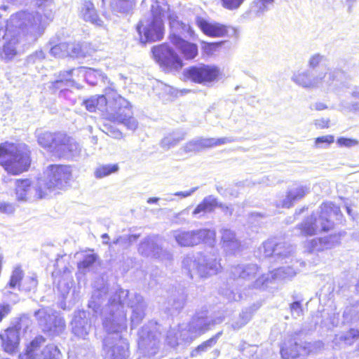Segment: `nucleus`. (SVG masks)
I'll list each match as a JSON object with an SVG mask.
<instances>
[{
	"instance_id": "nucleus-1",
	"label": "nucleus",
	"mask_w": 359,
	"mask_h": 359,
	"mask_svg": "<svg viewBox=\"0 0 359 359\" xmlns=\"http://www.w3.org/2000/svg\"><path fill=\"white\" fill-rule=\"evenodd\" d=\"M124 305L131 309V329L137 326L145 316L147 304L140 294L119 289L110 296L101 311L103 328L107 332L102 341L104 359H130L128 342L120 334L126 329Z\"/></svg>"
},
{
	"instance_id": "nucleus-2",
	"label": "nucleus",
	"mask_w": 359,
	"mask_h": 359,
	"mask_svg": "<svg viewBox=\"0 0 359 359\" xmlns=\"http://www.w3.org/2000/svg\"><path fill=\"white\" fill-rule=\"evenodd\" d=\"M49 13L42 15L39 11H22L12 15L6 22V32L2 35L5 43L0 50V57L4 60H12L18 53L20 43V30L31 33L38 32L46 24Z\"/></svg>"
},
{
	"instance_id": "nucleus-3",
	"label": "nucleus",
	"mask_w": 359,
	"mask_h": 359,
	"mask_svg": "<svg viewBox=\"0 0 359 359\" xmlns=\"http://www.w3.org/2000/svg\"><path fill=\"white\" fill-rule=\"evenodd\" d=\"M38 144L60 158L77 159L81 156L82 147L72 137L62 132L38 131Z\"/></svg>"
},
{
	"instance_id": "nucleus-4",
	"label": "nucleus",
	"mask_w": 359,
	"mask_h": 359,
	"mask_svg": "<svg viewBox=\"0 0 359 359\" xmlns=\"http://www.w3.org/2000/svg\"><path fill=\"white\" fill-rule=\"evenodd\" d=\"M228 276L229 280L243 287L245 295L251 290L262 289L269 281V275L261 273L259 266L252 263L232 265Z\"/></svg>"
},
{
	"instance_id": "nucleus-5",
	"label": "nucleus",
	"mask_w": 359,
	"mask_h": 359,
	"mask_svg": "<svg viewBox=\"0 0 359 359\" xmlns=\"http://www.w3.org/2000/svg\"><path fill=\"white\" fill-rule=\"evenodd\" d=\"M169 9L165 0H155L151 5V16L140 20L136 29L142 44L159 41L163 35L162 17Z\"/></svg>"
},
{
	"instance_id": "nucleus-6",
	"label": "nucleus",
	"mask_w": 359,
	"mask_h": 359,
	"mask_svg": "<svg viewBox=\"0 0 359 359\" xmlns=\"http://www.w3.org/2000/svg\"><path fill=\"white\" fill-rule=\"evenodd\" d=\"M342 217L339 207L332 202L321 205L319 213L313 214L298 225L304 236H313L320 231H327L334 226L333 219L340 221Z\"/></svg>"
},
{
	"instance_id": "nucleus-7",
	"label": "nucleus",
	"mask_w": 359,
	"mask_h": 359,
	"mask_svg": "<svg viewBox=\"0 0 359 359\" xmlns=\"http://www.w3.org/2000/svg\"><path fill=\"white\" fill-rule=\"evenodd\" d=\"M30 151L24 143L4 142L0 144V164L8 173L18 175L30 165Z\"/></svg>"
},
{
	"instance_id": "nucleus-8",
	"label": "nucleus",
	"mask_w": 359,
	"mask_h": 359,
	"mask_svg": "<svg viewBox=\"0 0 359 359\" xmlns=\"http://www.w3.org/2000/svg\"><path fill=\"white\" fill-rule=\"evenodd\" d=\"M342 72L337 68H327L326 71L316 72L313 74L306 69L294 72L291 80L297 86L309 90L319 89L327 91L339 81Z\"/></svg>"
},
{
	"instance_id": "nucleus-9",
	"label": "nucleus",
	"mask_w": 359,
	"mask_h": 359,
	"mask_svg": "<svg viewBox=\"0 0 359 359\" xmlns=\"http://www.w3.org/2000/svg\"><path fill=\"white\" fill-rule=\"evenodd\" d=\"M170 33L169 39L175 46L185 60H193L198 53V46L194 43L189 42L182 39L187 34L192 33L191 27L178 20L175 14H170L168 16Z\"/></svg>"
},
{
	"instance_id": "nucleus-10",
	"label": "nucleus",
	"mask_w": 359,
	"mask_h": 359,
	"mask_svg": "<svg viewBox=\"0 0 359 359\" xmlns=\"http://www.w3.org/2000/svg\"><path fill=\"white\" fill-rule=\"evenodd\" d=\"M224 318L208 316L207 311L197 312L188 323L187 330H183L180 336L186 343H191L195 339L210 330L215 325L223 322Z\"/></svg>"
},
{
	"instance_id": "nucleus-11",
	"label": "nucleus",
	"mask_w": 359,
	"mask_h": 359,
	"mask_svg": "<svg viewBox=\"0 0 359 359\" xmlns=\"http://www.w3.org/2000/svg\"><path fill=\"white\" fill-rule=\"evenodd\" d=\"M183 267L186 269L191 278L194 275L200 277H207L217 274L221 270V264L216 259L207 257L198 253L196 255L187 256L182 262Z\"/></svg>"
},
{
	"instance_id": "nucleus-12",
	"label": "nucleus",
	"mask_w": 359,
	"mask_h": 359,
	"mask_svg": "<svg viewBox=\"0 0 359 359\" xmlns=\"http://www.w3.org/2000/svg\"><path fill=\"white\" fill-rule=\"evenodd\" d=\"M72 177L69 166L50 165L48 167L44 179L40 178L46 196L55 189H63L69 186Z\"/></svg>"
},
{
	"instance_id": "nucleus-13",
	"label": "nucleus",
	"mask_w": 359,
	"mask_h": 359,
	"mask_svg": "<svg viewBox=\"0 0 359 359\" xmlns=\"http://www.w3.org/2000/svg\"><path fill=\"white\" fill-rule=\"evenodd\" d=\"M176 243L181 247H193L201 243H212L215 231L208 229L186 231L182 229L171 232Z\"/></svg>"
},
{
	"instance_id": "nucleus-14",
	"label": "nucleus",
	"mask_w": 359,
	"mask_h": 359,
	"mask_svg": "<svg viewBox=\"0 0 359 359\" xmlns=\"http://www.w3.org/2000/svg\"><path fill=\"white\" fill-rule=\"evenodd\" d=\"M45 341L42 336L35 337L27 346L25 353L20 355V359H61L60 351L54 344H48L41 349Z\"/></svg>"
},
{
	"instance_id": "nucleus-15",
	"label": "nucleus",
	"mask_w": 359,
	"mask_h": 359,
	"mask_svg": "<svg viewBox=\"0 0 359 359\" xmlns=\"http://www.w3.org/2000/svg\"><path fill=\"white\" fill-rule=\"evenodd\" d=\"M34 316L42 330L50 335L59 334L65 327L64 319L50 308L39 309L34 313Z\"/></svg>"
},
{
	"instance_id": "nucleus-16",
	"label": "nucleus",
	"mask_w": 359,
	"mask_h": 359,
	"mask_svg": "<svg viewBox=\"0 0 359 359\" xmlns=\"http://www.w3.org/2000/svg\"><path fill=\"white\" fill-rule=\"evenodd\" d=\"M15 194L16 200L19 202H27L46 196L40 179H37L36 181L29 179L17 180Z\"/></svg>"
},
{
	"instance_id": "nucleus-17",
	"label": "nucleus",
	"mask_w": 359,
	"mask_h": 359,
	"mask_svg": "<svg viewBox=\"0 0 359 359\" xmlns=\"http://www.w3.org/2000/svg\"><path fill=\"white\" fill-rule=\"evenodd\" d=\"M151 52L156 61L166 71H178L183 66L182 59L166 43L153 47Z\"/></svg>"
},
{
	"instance_id": "nucleus-18",
	"label": "nucleus",
	"mask_w": 359,
	"mask_h": 359,
	"mask_svg": "<svg viewBox=\"0 0 359 359\" xmlns=\"http://www.w3.org/2000/svg\"><path fill=\"white\" fill-rule=\"evenodd\" d=\"M219 74L220 72L218 67L213 65L201 64L187 69L185 76L193 82L207 84L216 81Z\"/></svg>"
},
{
	"instance_id": "nucleus-19",
	"label": "nucleus",
	"mask_w": 359,
	"mask_h": 359,
	"mask_svg": "<svg viewBox=\"0 0 359 359\" xmlns=\"http://www.w3.org/2000/svg\"><path fill=\"white\" fill-rule=\"evenodd\" d=\"M259 250L265 257L273 256L278 260H285L287 262V259L292 256L294 248L285 242L278 243L276 240L271 239L264 242Z\"/></svg>"
},
{
	"instance_id": "nucleus-20",
	"label": "nucleus",
	"mask_w": 359,
	"mask_h": 359,
	"mask_svg": "<svg viewBox=\"0 0 359 359\" xmlns=\"http://www.w3.org/2000/svg\"><path fill=\"white\" fill-rule=\"evenodd\" d=\"M231 137L203 138L198 137L187 142L183 147L185 152H198L202 149L211 148L233 142Z\"/></svg>"
},
{
	"instance_id": "nucleus-21",
	"label": "nucleus",
	"mask_w": 359,
	"mask_h": 359,
	"mask_svg": "<svg viewBox=\"0 0 359 359\" xmlns=\"http://www.w3.org/2000/svg\"><path fill=\"white\" fill-rule=\"evenodd\" d=\"M158 239L156 236L145 238L139 245V252L146 257H154L161 259H171L172 255L163 250L158 243Z\"/></svg>"
},
{
	"instance_id": "nucleus-22",
	"label": "nucleus",
	"mask_w": 359,
	"mask_h": 359,
	"mask_svg": "<svg viewBox=\"0 0 359 359\" xmlns=\"http://www.w3.org/2000/svg\"><path fill=\"white\" fill-rule=\"evenodd\" d=\"M138 336L139 348L147 351L149 353H156L159 339L156 333L151 330L150 326H143L138 332Z\"/></svg>"
},
{
	"instance_id": "nucleus-23",
	"label": "nucleus",
	"mask_w": 359,
	"mask_h": 359,
	"mask_svg": "<svg viewBox=\"0 0 359 359\" xmlns=\"http://www.w3.org/2000/svg\"><path fill=\"white\" fill-rule=\"evenodd\" d=\"M309 192V187L297 185L290 189L285 197H281L276 201L278 208H289L294 203L304 198Z\"/></svg>"
},
{
	"instance_id": "nucleus-24",
	"label": "nucleus",
	"mask_w": 359,
	"mask_h": 359,
	"mask_svg": "<svg viewBox=\"0 0 359 359\" xmlns=\"http://www.w3.org/2000/svg\"><path fill=\"white\" fill-rule=\"evenodd\" d=\"M339 243V237L337 235H331L324 238L307 241L304 244V248L308 252L313 253L332 248Z\"/></svg>"
},
{
	"instance_id": "nucleus-25",
	"label": "nucleus",
	"mask_w": 359,
	"mask_h": 359,
	"mask_svg": "<svg viewBox=\"0 0 359 359\" xmlns=\"http://www.w3.org/2000/svg\"><path fill=\"white\" fill-rule=\"evenodd\" d=\"M72 331L76 337L86 339L90 330V323L83 311H79L74 313V318L71 322Z\"/></svg>"
},
{
	"instance_id": "nucleus-26",
	"label": "nucleus",
	"mask_w": 359,
	"mask_h": 359,
	"mask_svg": "<svg viewBox=\"0 0 359 359\" xmlns=\"http://www.w3.org/2000/svg\"><path fill=\"white\" fill-rule=\"evenodd\" d=\"M21 327L19 324L8 327L4 330V333L0 334L2 346L8 353H11L18 346L20 341V331Z\"/></svg>"
},
{
	"instance_id": "nucleus-27",
	"label": "nucleus",
	"mask_w": 359,
	"mask_h": 359,
	"mask_svg": "<svg viewBox=\"0 0 359 359\" xmlns=\"http://www.w3.org/2000/svg\"><path fill=\"white\" fill-rule=\"evenodd\" d=\"M108 102L106 106L105 112L107 113V118L109 120L117 122V120L114 118V113H116L118 114H126L123 109V105L121 104L119 101L120 99L126 100L124 97H121L120 95L117 94L116 91L114 90L111 88H109V93H107Z\"/></svg>"
},
{
	"instance_id": "nucleus-28",
	"label": "nucleus",
	"mask_w": 359,
	"mask_h": 359,
	"mask_svg": "<svg viewBox=\"0 0 359 359\" xmlns=\"http://www.w3.org/2000/svg\"><path fill=\"white\" fill-rule=\"evenodd\" d=\"M196 24L205 34L210 36L222 37L227 34L226 27L218 22H208L202 18L198 17Z\"/></svg>"
},
{
	"instance_id": "nucleus-29",
	"label": "nucleus",
	"mask_w": 359,
	"mask_h": 359,
	"mask_svg": "<svg viewBox=\"0 0 359 359\" xmlns=\"http://www.w3.org/2000/svg\"><path fill=\"white\" fill-rule=\"evenodd\" d=\"M120 104L125 106L123 107L124 111L126 114H118L116 113H114V118L117 120L118 123H121L124 126H126L129 130H135L137 128V120L132 116V111L129 102L127 100L120 99Z\"/></svg>"
},
{
	"instance_id": "nucleus-30",
	"label": "nucleus",
	"mask_w": 359,
	"mask_h": 359,
	"mask_svg": "<svg viewBox=\"0 0 359 359\" xmlns=\"http://www.w3.org/2000/svg\"><path fill=\"white\" fill-rule=\"evenodd\" d=\"M223 248L229 253H234L240 249L241 243L233 231L227 228L221 229Z\"/></svg>"
},
{
	"instance_id": "nucleus-31",
	"label": "nucleus",
	"mask_w": 359,
	"mask_h": 359,
	"mask_svg": "<svg viewBox=\"0 0 359 359\" xmlns=\"http://www.w3.org/2000/svg\"><path fill=\"white\" fill-rule=\"evenodd\" d=\"M217 198L213 195L205 197L192 212L194 217L200 219L206 213L212 212L217 208Z\"/></svg>"
},
{
	"instance_id": "nucleus-32",
	"label": "nucleus",
	"mask_w": 359,
	"mask_h": 359,
	"mask_svg": "<svg viewBox=\"0 0 359 359\" xmlns=\"http://www.w3.org/2000/svg\"><path fill=\"white\" fill-rule=\"evenodd\" d=\"M305 347L299 345L296 339H289L285 341L280 348V354L283 359H293L297 358Z\"/></svg>"
},
{
	"instance_id": "nucleus-33",
	"label": "nucleus",
	"mask_w": 359,
	"mask_h": 359,
	"mask_svg": "<svg viewBox=\"0 0 359 359\" xmlns=\"http://www.w3.org/2000/svg\"><path fill=\"white\" fill-rule=\"evenodd\" d=\"M81 15L86 22L100 26L102 20L99 18L95 8L94 4L90 1H85L81 8Z\"/></svg>"
},
{
	"instance_id": "nucleus-34",
	"label": "nucleus",
	"mask_w": 359,
	"mask_h": 359,
	"mask_svg": "<svg viewBox=\"0 0 359 359\" xmlns=\"http://www.w3.org/2000/svg\"><path fill=\"white\" fill-rule=\"evenodd\" d=\"M107 93H109V88L105 90L104 95L93 96L84 101L83 104L86 109L89 111H95L97 109L101 111H105L106 106L108 102Z\"/></svg>"
},
{
	"instance_id": "nucleus-35",
	"label": "nucleus",
	"mask_w": 359,
	"mask_h": 359,
	"mask_svg": "<svg viewBox=\"0 0 359 359\" xmlns=\"http://www.w3.org/2000/svg\"><path fill=\"white\" fill-rule=\"evenodd\" d=\"M79 70L84 74L86 81L92 86L97 85L100 81L105 83L107 80V77L99 70L85 67H80Z\"/></svg>"
},
{
	"instance_id": "nucleus-36",
	"label": "nucleus",
	"mask_w": 359,
	"mask_h": 359,
	"mask_svg": "<svg viewBox=\"0 0 359 359\" xmlns=\"http://www.w3.org/2000/svg\"><path fill=\"white\" fill-rule=\"evenodd\" d=\"M135 6V0H112L111 8L113 12L121 14H128Z\"/></svg>"
},
{
	"instance_id": "nucleus-37",
	"label": "nucleus",
	"mask_w": 359,
	"mask_h": 359,
	"mask_svg": "<svg viewBox=\"0 0 359 359\" xmlns=\"http://www.w3.org/2000/svg\"><path fill=\"white\" fill-rule=\"evenodd\" d=\"M275 0H254L252 2L251 11L256 17L264 15L273 5Z\"/></svg>"
},
{
	"instance_id": "nucleus-38",
	"label": "nucleus",
	"mask_w": 359,
	"mask_h": 359,
	"mask_svg": "<svg viewBox=\"0 0 359 359\" xmlns=\"http://www.w3.org/2000/svg\"><path fill=\"white\" fill-rule=\"evenodd\" d=\"M297 270L294 268V264L290 266H282L271 272V277L273 280H285L294 277Z\"/></svg>"
},
{
	"instance_id": "nucleus-39",
	"label": "nucleus",
	"mask_w": 359,
	"mask_h": 359,
	"mask_svg": "<svg viewBox=\"0 0 359 359\" xmlns=\"http://www.w3.org/2000/svg\"><path fill=\"white\" fill-rule=\"evenodd\" d=\"M119 170V166L115 164H104L97 166L94 170V176L97 179H102Z\"/></svg>"
},
{
	"instance_id": "nucleus-40",
	"label": "nucleus",
	"mask_w": 359,
	"mask_h": 359,
	"mask_svg": "<svg viewBox=\"0 0 359 359\" xmlns=\"http://www.w3.org/2000/svg\"><path fill=\"white\" fill-rule=\"evenodd\" d=\"M185 137L184 133H173L165 137L161 142V146L165 149H169L171 147L177 145L180 141L183 140Z\"/></svg>"
},
{
	"instance_id": "nucleus-41",
	"label": "nucleus",
	"mask_w": 359,
	"mask_h": 359,
	"mask_svg": "<svg viewBox=\"0 0 359 359\" xmlns=\"http://www.w3.org/2000/svg\"><path fill=\"white\" fill-rule=\"evenodd\" d=\"M222 332H218L215 336L209 339L208 340L203 342L201 344L198 345L195 349H194L191 353V357H197L198 355L202 353L206 352L210 348H212L217 341L219 337L221 336Z\"/></svg>"
},
{
	"instance_id": "nucleus-42",
	"label": "nucleus",
	"mask_w": 359,
	"mask_h": 359,
	"mask_svg": "<svg viewBox=\"0 0 359 359\" xmlns=\"http://www.w3.org/2000/svg\"><path fill=\"white\" fill-rule=\"evenodd\" d=\"M106 296V290L103 288L102 290H95L92 295L91 299L89 302L88 306L90 308H92L95 312H97L105 299Z\"/></svg>"
},
{
	"instance_id": "nucleus-43",
	"label": "nucleus",
	"mask_w": 359,
	"mask_h": 359,
	"mask_svg": "<svg viewBox=\"0 0 359 359\" xmlns=\"http://www.w3.org/2000/svg\"><path fill=\"white\" fill-rule=\"evenodd\" d=\"M74 281L72 277H62L57 283V290L63 299H66L69 294Z\"/></svg>"
},
{
	"instance_id": "nucleus-44",
	"label": "nucleus",
	"mask_w": 359,
	"mask_h": 359,
	"mask_svg": "<svg viewBox=\"0 0 359 359\" xmlns=\"http://www.w3.org/2000/svg\"><path fill=\"white\" fill-rule=\"evenodd\" d=\"M359 337V330L351 329L346 334L336 335L333 342L337 344L340 341H344L346 344H351L354 339Z\"/></svg>"
},
{
	"instance_id": "nucleus-45",
	"label": "nucleus",
	"mask_w": 359,
	"mask_h": 359,
	"mask_svg": "<svg viewBox=\"0 0 359 359\" xmlns=\"http://www.w3.org/2000/svg\"><path fill=\"white\" fill-rule=\"evenodd\" d=\"M343 317L347 323L355 321L359 319V303L355 305L347 306L344 312Z\"/></svg>"
},
{
	"instance_id": "nucleus-46",
	"label": "nucleus",
	"mask_w": 359,
	"mask_h": 359,
	"mask_svg": "<svg viewBox=\"0 0 359 359\" xmlns=\"http://www.w3.org/2000/svg\"><path fill=\"white\" fill-rule=\"evenodd\" d=\"M67 51V56L71 57H83L86 56V52L79 43H68Z\"/></svg>"
},
{
	"instance_id": "nucleus-47",
	"label": "nucleus",
	"mask_w": 359,
	"mask_h": 359,
	"mask_svg": "<svg viewBox=\"0 0 359 359\" xmlns=\"http://www.w3.org/2000/svg\"><path fill=\"white\" fill-rule=\"evenodd\" d=\"M186 302V296L183 292L179 293L169 301V306L167 309L170 311H178L183 308Z\"/></svg>"
},
{
	"instance_id": "nucleus-48",
	"label": "nucleus",
	"mask_w": 359,
	"mask_h": 359,
	"mask_svg": "<svg viewBox=\"0 0 359 359\" xmlns=\"http://www.w3.org/2000/svg\"><path fill=\"white\" fill-rule=\"evenodd\" d=\"M182 331L183 330L180 331L175 329H170V330H168L165 339L167 344L170 346L174 348L179 344L180 339L184 341L180 336V334Z\"/></svg>"
},
{
	"instance_id": "nucleus-49",
	"label": "nucleus",
	"mask_w": 359,
	"mask_h": 359,
	"mask_svg": "<svg viewBox=\"0 0 359 359\" xmlns=\"http://www.w3.org/2000/svg\"><path fill=\"white\" fill-rule=\"evenodd\" d=\"M138 236L136 235H127V236H118L117 238L113 241V245H118L122 248L126 249L128 248L132 243L136 241Z\"/></svg>"
},
{
	"instance_id": "nucleus-50",
	"label": "nucleus",
	"mask_w": 359,
	"mask_h": 359,
	"mask_svg": "<svg viewBox=\"0 0 359 359\" xmlns=\"http://www.w3.org/2000/svg\"><path fill=\"white\" fill-rule=\"evenodd\" d=\"M23 272L20 266L15 267L11 274L10 281L8 284L10 288L19 287L21 285L20 281L22 280Z\"/></svg>"
},
{
	"instance_id": "nucleus-51",
	"label": "nucleus",
	"mask_w": 359,
	"mask_h": 359,
	"mask_svg": "<svg viewBox=\"0 0 359 359\" xmlns=\"http://www.w3.org/2000/svg\"><path fill=\"white\" fill-rule=\"evenodd\" d=\"M97 256L95 254L90 253L83 256V259L78 263V268L83 273H85L96 261Z\"/></svg>"
},
{
	"instance_id": "nucleus-52",
	"label": "nucleus",
	"mask_w": 359,
	"mask_h": 359,
	"mask_svg": "<svg viewBox=\"0 0 359 359\" xmlns=\"http://www.w3.org/2000/svg\"><path fill=\"white\" fill-rule=\"evenodd\" d=\"M68 43H60L53 46L50 50V54L55 57H67L68 53Z\"/></svg>"
},
{
	"instance_id": "nucleus-53",
	"label": "nucleus",
	"mask_w": 359,
	"mask_h": 359,
	"mask_svg": "<svg viewBox=\"0 0 359 359\" xmlns=\"http://www.w3.org/2000/svg\"><path fill=\"white\" fill-rule=\"evenodd\" d=\"M224 43V41L216 42V43H208L203 41L201 49L204 52L205 54L208 55H211L214 54L215 52L218 51L219 48Z\"/></svg>"
},
{
	"instance_id": "nucleus-54",
	"label": "nucleus",
	"mask_w": 359,
	"mask_h": 359,
	"mask_svg": "<svg viewBox=\"0 0 359 359\" xmlns=\"http://www.w3.org/2000/svg\"><path fill=\"white\" fill-rule=\"evenodd\" d=\"M36 285L37 280L36 278L33 276H28L23 280L21 285H19V290L29 292L34 290L36 287Z\"/></svg>"
},
{
	"instance_id": "nucleus-55",
	"label": "nucleus",
	"mask_w": 359,
	"mask_h": 359,
	"mask_svg": "<svg viewBox=\"0 0 359 359\" xmlns=\"http://www.w3.org/2000/svg\"><path fill=\"white\" fill-rule=\"evenodd\" d=\"M325 60V56L316 53L311 55L307 62L308 67L311 69H316L319 65Z\"/></svg>"
},
{
	"instance_id": "nucleus-56",
	"label": "nucleus",
	"mask_w": 359,
	"mask_h": 359,
	"mask_svg": "<svg viewBox=\"0 0 359 359\" xmlns=\"http://www.w3.org/2000/svg\"><path fill=\"white\" fill-rule=\"evenodd\" d=\"M334 141V137L332 135L318 137L315 140V147L317 148H327Z\"/></svg>"
},
{
	"instance_id": "nucleus-57",
	"label": "nucleus",
	"mask_w": 359,
	"mask_h": 359,
	"mask_svg": "<svg viewBox=\"0 0 359 359\" xmlns=\"http://www.w3.org/2000/svg\"><path fill=\"white\" fill-rule=\"evenodd\" d=\"M74 69H71L69 71H67L60 74V78L55 81L54 83V86L57 88H62V85L63 83H65L66 85L72 82L70 77L72 76V72Z\"/></svg>"
},
{
	"instance_id": "nucleus-58",
	"label": "nucleus",
	"mask_w": 359,
	"mask_h": 359,
	"mask_svg": "<svg viewBox=\"0 0 359 359\" xmlns=\"http://www.w3.org/2000/svg\"><path fill=\"white\" fill-rule=\"evenodd\" d=\"M337 144L340 147L352 148L359 144V141L356 139L339 137L337 140Z\"/></svg>"
},
{
	"instance_id": "nucleus-59",
	"label": "nucleus",
	"mask_w": 359,
	"mask_h": 359,
	"mask_svg": "<svg viewBox=\"0 0 359 359\" xmlns=\"http://www.w3.org/2000/svg\"><path fill=\"white\" fill-rule=\"evenodd\" d=\"M245 0H221L222 6L229 11L236 10Z\"/></svg>"
},
{
	"instance_id": "nucleus-60",
	"label": "nucleus",
	"mask_w": 359,
	"mask_h": 359,
	"mask_svg": "<svg viewBox=\"0 0 359 359\" xmlns=\"http://www.w3.org/2000/svg\"><path fill=\"white\" fill-rule=\"evenodd\" d=\"M15 205L13 203L0 201V213L12 215L15 211Z\"/></svg>"
},
{
	"instance_id": "nucleus-61",
	"label": "nucleus",
	"mask_w": 359,
	"mask_h": 359,
	"mask_svg": "<svg viewBox=\"0 0 359 359\" xmlns=\"http://www.w3.org/2000/svg\"><path fill=\"white\" fill-rule=\"evenodd\" d=\"M241 319L239 321L234 322L232 324V327L234 330H238L244 326L250 320V316L248 313L243 312L240 316Z\"/></svg>"
},
{
	"instance_id": "nucleus-62",
	"label": "nucleus",
	"mask_w": 359,
	"mask_h": 359,
	"mask_svg": "<svg viewBox=\"0 0 359 359\" xmlns=\"http://www.w3.org/2000/svg\"><path fill=\"white\" fill-rule=\"evenodd\" d=\"M292 314L295 317H299L302 313V305L299 302H294L290 305Z\"/></svg>"
},
{
	"instance_id": "nucleus-63",
	"label": "nucleus",
	"mask_w": 359,
	"mask_h": 359,
	"mask_svg": "<svg viewBox=\"0 0 359 359\" xmlns=\"http://www.w3.org/2000/svg\"><path fill=\"white\" fill-rule=\"evenodd\" d=\"M224 295L226 296V299L229 301H240L243 298L241 293H235L233 291L231 290L225 291Z\"/></svg>"
},
{
	"instance_id": "nucleus-64",
	"label": "nucleus",
	"mask_w": 359,
	"mask_h": 359,
	"mask_svg": "<svg viewBox=\"0 0 359 359\" xmlns=\"http://www.w3.org/2000/svg\"><path fill=\"white\" fill-rule=\"evenodd\" d=\"M330 120L329 118H321L315 120L314 124L317 128L323 129L330 127Z\"/></svg>"
}]
</instances>
